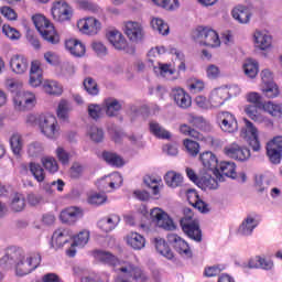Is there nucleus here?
<instances>
[{
    "label": "nucleus",
    "mask_w": 282,
    "mask_h": 282,
    "mask_svg": "<svg viewBox=\"0 0 282 282\" xmlns=\"http://www.w3.org/2000/svg\"><path fill=\"white\" fill-rule=\"evenodd\" d=\"M84 87L87 94H89L90 96H98L100 91L98 89V84L91 77H88L84 80Z\"/></svg>",
    "instance_id": "obj_54"
},
{
    "label": "nucleus",
    "mask_w": 282,
    "mask_h": 282,
    "mask_svg": "<svg viewBox=\"0 0 282 282\" xmlns=\"http://www.w3.org/2000/svg\"><path fill=\"white\" fill-rule=\"evenodd\" d=\"M42 165L44 166L45 171L54 175V173H58V161H56L53 156H44L41 160Z\"/></svg>",
    "instance_id": "obj_46"
},
{
    "label": "nucleus",
    "mask_w": 282,
    "mask_h": 282,
    "mask_svg": "<svg viewBox=\"0 0 282 282\" xmlns=\"http://www.w3.org/2000/svg\"><path fill=\"white\" fill-rule=\"evenodd\" d=\"M107 39L109 43L112 44L115 50H119V51L127 50V46L129 45L124 35H122V33L118 30L109 31L107 33Z\"/></svg>",
    "instance_id": "obj_25"
},
{
    "label": "nucleus",
    "mask_w": 282,
    "mask_h": 282,
    "mask_svg": "<svg viewBox=\"0 0 282 282\" xmlns=\"http://www.w3.org/2000/svg\"><path fill=\"white\" fill-rule=\"evenodd\" d=\"M152 1L153 3H155V6H160L165 10H177V8H180L178 0H152Z\"/></svg>",
    "instance_id": "obj_56"
},
{
    "label": "nucleus",
    "mask_w": 282,
    "mask_h": 282,
    "mask_svg": "<svg viewBox=\"0 0 282 282\" xmlns=\"http://www.w3.org/2000/svg\"><path fill=\"white\" fill-rule=\"evenodd\" d=\"M43 91L47 96H62L63 95V85L56 80H46L42 85Z\"/></svg>",
    "instance_id": "obj_32"
},
{
    "label": "nucleus",
    "mask_w": 282,
    "mask_h": 282,
    "mask_svg": "<svg viewBox=\"0 0 282 282\" xmlns=\"http://www.w3.org/2000/svg\"><path fill=\"white\" fill-rule=\"evenodd\" d=\"M15 111H30L36 107V95L32 91H18L13 96Z\"/></svg>",
    "instance_id": "obj_8"
},
{
    "label": "nucleus",
    "mask_w": 282,
    "mask_h": 282,
    "mask_svg": "<svg viewBox=\"0 0 282 282\" xmlns=\"http://www.w3.org/2000/svg\"><path fill=\"white\" fill-rule=\"evenodd\" d=\"M155 248L159 254H162V257H165V259H173V251H171V248L169 245H166V241L162 238H155Z\"/></svg>",
    "instance_id": "obj_41"
},
{
    "label": "nucleus",
    "mask_w": 282,
    "mask_h": 282,
    "mask_svg": "<svg viewBox=\"0 0 282 282\" xmlns=\"http://www.w3.org/2000/svg\"><path fill=\"white\" fill-rule=\"evenodd\" d=\"M87 135L93 142H102L105 140V131L97 126H90L87 130Z\"/></svg>",
    "instance_id": "obj_47"
},
{
    "label": "nucleus",
    "mask_w": 282,
    "mask_h": 282,
    "mask_svg": "<svg viewBox=\"0 0 282 282\" xmlns=\"http://www.w3.org/2000/svg\"><path fill=\"white\" fill-rule=\"evenodd\" d=\"M267 155L272 164H281L282 150L267 143Z\"/></svg>",
    "instance_id": "obj_45"
},
{
    "label": "nucleus",
    "mask_w": 282,
    "mask_h": 282,
    "mask_svg": "<svg viewBox=\"0 0 282 282\" xmlns=\"http://www.w3.org/2000/svg\"><path fill=\"white\" fill-rule=\"evenodd\" d=\"M72 50H73V56H77V58H80L86 52L85 44H83V42H80L79 40L73 41Z\"/></svg>",
    "instance_id": "obj_63"
},
{
    "label": "nucleus",
    "mask_w": 282,
    "mask_h": 282,
    "mask_svg": "<svg viewBox=\"0 0 282 282\" xmlns=\"http://www.w3.org/2000/svg\"><path fill=\"white\" fill-rule=\"evenodd\" d=\"M259 106L254 105H246L243 107L245 113H247L248 118L250 120H253V122H258V124H267V127H272V120H270L268 117L263 116L262 113H259V110L257 109Z\"/></svg>",
    "instance_id": "obj_20"
},
{
    "label": "nucleus",
    "mask_w": 282,
    "mask_h": 282,
    "mask_svg": "<svg viewBox=\"0 0 282 282\" xmlns=\"http://www.w3.org/2000/svg\"><path fill=\"white\" fill-rule=\"evenodd\" d=\"M2 32L11 41H19V39H21V32H19V30H17V29L10 26L9 24H4L2 26Z\"/></svg>",
    "instance_id": "obj_57"
},
{
    "label": "nucleus",
    "mask_w": 282,
    "mask_h": 282,
    "mask_svg": "<svg viewBox=\"0 0 282 282\" xmlns=\"http://www.w3.org/2000/svg\"><path fill=\"white\" fill-rule=\"evenodd\" d=\"M89 230H82L73 237V247L85 248L89 243Z\"/></svg>",
    "instance_id": "obj_44"
},
{
    "label": "nucleus",
    "mask_w": 282,
    "mask_h": 282,
    "mask_svg": "<svg viewBox=\"0 0 282 282\" xmlns=\"http://www.w3.org/2000/svg\"><path fill=\"white\" fill-rule=\"evenodd\" d=\"M118 224H120V217L116 214H110L101 218L97 223V226L99 230H102V232H111L118 228Z\"/></svg>",
    "instance_id": "obj_22"
},
{
    "label": "nucleus",
    "mask_w": 282,
    "mask_h": 282,
    "mask_svg": "<svg viewBox=\"0 0 282 282\" xmlns=\"http://www.w3.org/2000/svg\"><path fill=\"white\" fill-rule=\"evenodd\" d=\"M32 21L43 41H46V43H50L51 45H58V43H61V35H58L54 24H52L47 18L42 14H35L32 17Z\"/></svg>",
    "instance_id": "obj_3"
},
{
    "label": "nucleus",
    "mask_w": 282,
    "mask_h": 282,
    "mask_svg": "<svg viewBox=\"0 0 282 282\" xmlns=\"http://www.w3.org/2000/svg\"><path fill=\"white\" fill-rule=\"evenodd\" d=\"M257 226H259L257 219H254V217L252 216H247L238 228V235H240L241 237H250Z\"/></svg>",
    "instance_id": "obj_28"
},
{
    "label": "nucleus",
    "mask_w": 282,
    "mask_h": 282,
    "mask_svg": "<svg viewBox=\"0 0 282 282\" xmlns=\"http://www.w3.org/2000/svg\"><path fill=\"white\" fill-rule=\"evenodd\" d=\"M186 197L188 204L193 206L194 208H197L200 213H208V205L199 198V194L195 189H187Z\"/></svg>",
    "instance_id": "obj_27"
},
{
    "label": "nucleus",
    "mask_w": 282,
    "mask_h": 282,
    "mask_svg": "<svg viewBox=\"0 0 282 282\" xmlns=\"http://www.w3.org/2000/svg\"><path fill=\"white\" fill-rule=\"evenodd\" d=\"M219 171L223 178H224V175L225 177H230L231 180L237 178V165L235 164V162H230V161L220 162Z\"/></svg>",
    "instance_id": "obj_31"
},
{
    "label": "nucleus",
    "mask_w": 282,
    "mask_h": 282,
    "mask_svg": "<svg viewBox=\"0 0 282 282\" xmlns=\"http://www.w3.org/2000/svg\"><path fill=\"white\" fill-rule=\"evenodd\" d=\"M88 116L93 118V120H100V118H102V107H100V105L90 104L88 106Z\"/></svg>",
    "instance_id": "obj_61"
},
{
    "label": "nucleus",
    "mask_w": 282,
    "mask_h": 282,
    "mask_svg": "<svg viewBox=\"0 0 282 282\" xmlns=\"http://www.w3.org/2000/svg\"><path fill=\"white\" fill-rule=\"evenodd\" d=\"M68 116H69V102H67V100L62 99L58 104L57 117L61 120H67Z\"/></svg>",
    "instance_id": "obj_58"
},
{
    "label": "nucleus",
    "mask_w": 282,
    "mask_h": 282,
    "mask_svg": "<svg viewBox=\"0 0 282 282\" xmlns=\"http://www.w3.org/2000/svg\"><path fill=\"white\" fill-rule=\"evenodd\" d=\"M153 72L156 76L161 78H167L171 80V76L175 74V69L171 67L169 64L159 63L156 66L153 67Z\"/></svg>",
    "instance_id": "obj_39"
},
{
    "label": "nucleus",
    "mask_w": 282,
    "mask_h": 282,
    "mask_svg": "<svg viewBox=\"0 0 282 282\" xmlns=\"http://www.w3.org/2000/svg\"><path fill=\"white\" fill-rule=\"evenodd\" d=\"M93 258L101 265H109L118 274L135 282H149V275L142 268L131 261H120L118 257L107 250H94Z\"/></svg>",
    "instance_id": "obj_1"
},
{
    "label": "nucleus",
    "mask_w": 282,
    "mask_h": 282,
    "mask_svg": "<svg viewBox=\"0 0 282 282\" xmlns=\"http://www.w3.org/2000/svg\"><path fill=\"white\" fill-rule=\"evenodd\" d=\"M245 127L240 131V138H243L251 147L252 151H261V142L259 141V129L250 120L245 119Z\"/></svg>",
    "instance_id": "obj_7"
},
{
    "label": "nucleus",
    "mask_w": 282,
    "mask_h": 282,
    "mask_svg": "<svg viewBox=\"0 0 282 282\" xmlns=\"http://www.w3.org/2000/svg\"><path fill=\"white\" fill-rule=\"evenodd\" d=\"M172 97L175 105H177L180 109H188L191 105H193L191 95H188V93L181 87L172 89Z\"/></svg>",
    "instance_id": "obj_19"
},
{
    "label": "nucleus",
    "mask_w": 282,
    "mask_h": 282,
    "mask_svg": "<svg viewBox=\"0 0 282 282\" xmlns=\"http://www.w3.org/2000/svg\"><path fill=\"white\" fill-rule=\"evenodd\" d=\"M194 104L196 105V107H198V109H204L206 111H208V109H214L213 104L210 102V95L208 96V98L203 95L196 96L194 99Z\"/></svg>",
    "instance_id": "obj_52"
},
{
    "label": "nucleus",
    "mask_w": 282,
    "mask_h": 282,
    "mask_svg": "<svg viewBox=\"0 0 282 282\" xmlns=\"http://www.w3.org/2000/svg\"><path fill=\"white\" fill-rule=\"evenodd\" d=\"M72 241V230L59 228L52 236V246L54 248H63L65 243Z\"/></svg>",
    "instance_id": "obj_21"
},
{
    "label": "nucleus",
    "mask_w": 282,
    "mask_h": 282,
    "mask_svg": "<svg viewBox=\"0 0 282 282\" xmlns=\"http://www.w3.org/2000/svg\"><path fill=\"white\" fill-rule=\"evenodd\" d=\"M105 182H107L109 188H120V186H122V175H120L118 172H115L99 180L98 186L100 191H107V185H105Z\"/></svg>",
    "instance_id": "obj_26"
},
{
    "label": "nucleus",
    "mask_w": 282,
    "mask_h": 282,
    "mask_svg": "<svg viewBox=\"0 0 282 282\" xmlns=\"http://www.w3.org/2000/svg\"><path fill=\"white\" fill-rule=\"evenodd\" d=\"M150 217L159 228H163L164 230H175L176 226L173 223V219L166 214L162 208L155 207L151 209Z\"/></svg>",
    "instance_id": "obj_13"
},
{
    "label": "nucleus",
    "mask_w": 282,
    "mask_h": 282,
    "mask_svg": "<svg viewBox=\"0 0 282 282\" xmlns=\"http://www.w3.org/2000/svg\"><path fill=\"white\" fill-rule=\"evenodd\" d=\"M126 242L133 250H142L147 246V239L138 232H130L126 236Z\"/></svg>",
    "instance_id": "obj_29"
},
{
    "label": "nucleus",
    "mask_w": 282,
    "mask_h": 282,
    "mask_svg": "<svg viewBox=\"0 0 282 282\" xmlns=\"http://www.w3.org/2000/svg\"><path fill=\"white\" fill-rule=\"evenodd\" d=\"M28 169L31 175H33L34 180H36V182L45 181V170L43 169V166H41L40 163L31 162L29 163Z\"/></svg>",
    "instance_id": "obj_40"
},
{
    "label": "nucleus",
    "mask_w": 282,
    "mask_h": 282,
    "mask_svg": "<svg viewBox=\"0 0 282 282\" xmlns=\"http://www.w3.org/2000/svg\"><path fill=\"white\" fill-rule=\"evenodd\" d=\"M242 69L248 78H257V75L259 74V62L248 58L243 62Z\"/></svg>",
    "instance_id": "obj_34"
},
{
    "label": "nucleus",
    "mask_w": 282,
    "mask_h": 282,
    "mask_svg": "<svg viewBox=\"0 0 282 282\" xmlns=\"http://www.w3.org/2000/svg\"><path fill=\"white\" fill-rule=\"evenodd\" d=\"M181 133L183 135H189L191 138H194L195 140H204V135L199 133L197 130L192 129L188 124L184 123L180 127Z\"/></svg>",
    "instance_id": "obj_55"
},
{
    "label": "nucleus",
    "mask_w": 282,
    "mask_h": 282,
    "mask_svg": "<svg viewBox=\"0 0 282 282\" xmlns=\"http://www.w3.org/2000/svg\"><path fill=\"white\" fill-rule=\"evenodd\" d=\"M51 14L57 23H65L72 19V8L65 0H57L52 3Z\"/></svg>",
    "instance_id": "obj_9"
},
{
    "label": "nucleus",
    "mask_w": 282,
    "mask_h": 282,
    "mask_svg": "<svg viewBox=\"0 0 282 282\" xmlns=\"http://www.w3.org/2000/svg\"><path fill=\"white\" fill-rule=\"evenodd\" d=\"M43 143L41 142H32L26 149L29 158H41V155H43Z\"/></svg>",
    "instance_id": "obj_49"
},
{
    "label": "nucleus",
    "mask_w": 282,
    "mask_h": 282,
    "mask_svg": "<svg viewBox=\"0 0 282 282\" xmlns=\"http://www.w3.org/2000/svg\"><path fill=\"white\" fill-rule=\"evenodd\" d=\"M151 26L153 30L159 32V34H162V36H166V34L170 32L169 24L160 18H153L151 21Z\"/></svg>",
    "instance_id": "obj_48"
},
{
    "label": "nucleus",
    "mask_w": 282,
    "mask_h": 282,
    "mask_svg": "<svg viewBox=\"0 0 282 282\" xmlns=\"http://www.w3.org/2000/svg\"><path fill=\"white\" fill-rule=\"evenodd\" d=\"M82 282H109V274L101 273L99 275L91 274L88 276H84Z\"/></svg>",
    "instance_id": "obj_64"
},
{
    "label": "nucleus",
    "mask_w": 282,
    "mask_h": 282,
    "mask_svg": "<svg viewBox=\"0 0 282 282\" xmlns=\"http://www.w3.org/2000/svg\"><path fill=\"white\" fill-rule=\"evenodd\" d=\"M105 107L106 115L113 118V116H118V111L122 109V104H120V101H118L116 98H108L105 100Z\"/></svg>",
    "instance_id": "obj_38"
},
{
    "label": "nucleus",
    "mask_w": 282,
    "mask_h": 282,
    "mask_svg": "<svg viewBox=\"0 0 282 282\" xmlns=\"http://www.w3.org/2000/svg\"><path fill=\"white\" fill-rule=\"evenodd\" d=\"M224 154L231 160L238 162H246L250 160V149L239 145L237 142H232L224 148Z\"/></svg>",
    "instance_id": "obj_10"
},
{
    "label": "nucleus",
    "mask_w": 282,
    "mask_h": 282,
    "mask_svg": "<svg viewBox=\"0 0 282 282\" xmlns=\"http://www.w3.org/2000/svg\"><path fill=\"white\" fill-rule=\"evenodd\" d=\"M218 124L225 133H235L239 129L237 118L228 111H221L217 115Z\"/></svg>",
    "instance_id": "obj_14"
},
{
    "label": "nucleus",
    "mask_w": 282,
    "mask_h": 282,
    "mask_svg": "<svg viewBox=\"0 0 282 282\" xmlns=\"http://www.w3.org/2000/svg\"><path fill=\"white\" fill-rule=\"evenodd\" d=\"M193 37L200 45H206V47H219L221 45V40H219V34L217 31L208 26H199L193 34Z\"/></svg>",
    "instance_id": "obj_5"
},
{
    "label": "nucleus",
    "mask_w": 282,
    "mask_h": 282,
    "mask_svg": "<svg viewBox=\"0 0 282 282\" xmlns=\"http://www.w3.org/2000/svg\"><path fill=\"white\" fill-rule=\"evenodd\" d=\"M102 159L105 160V162H107V164H109L110 166H124V160L121 159L120 155H118L117 153L113 152H104L102 153Z\"/></svg>",
    "instance_id": "obj_43"
},
{
    "label": "nucleus",
    "mask_w": 282,
    "mask_h": 282,
    "mask_svg": "<svg viewBox=\"0 0 282 282\" xmlns=\"http://www.w3.org/2000/svg\"><path fill=\"white\" fill-rule=\"evenodd\" d=\"M169 242L173 243V247L180 254H184L185 257H192L193 252L191 251V247L186 240L182 239V237L172 234L169 236Z\"/></svg>",
    "instance_id": "obj_23"
},
{
    "label": "nucleus",
    "mask_w": 282,
    "mask_h": 282,
    "mask_svg": "<svg viewBox=\"0 0 282 282\" xmlns=\"http://www.w3.org/2000/svg\"><path fill=\"white\" fill-rule=\"evenodd\" d=\"M41 261L42 258L39 252H31L25 256L21 249L11 247L7 254L0 259V265H14L18 276H28L41 265Z\"/></svg>",
    "instance_id": "obj_2"
},
{
    "label": "nucleus",
    "mask_w": 282,
    "mask_h": 282,
    "mask_svg": "<svg viewBox=\"0 0 282 282\" xmlns=\"http://www.w3.org/2000/svg\"><path fill=\"white\" fill-rule=\"evenodd\" d=\"M164 180L165 184L170 186V188H177L178 186H182V183L184 182V176L175 171H169L164 175Z\"/></svg>",
    "instance_id": "obj_35"
},
{
    "label": "nucleus",
    "mask_w": 282,
    "mask_h": 282,
    "mask_svg": "<svg viewBox=\"0 0 282 282\" xmlns=\"http://www.w3.org/2000/svg\"><path fill=\"white\" fill-rule=\"evenodd\" d=\"M183 213L184 217L180 221L183 232L194 241H202V229H199V219H197V216H195L193 209L188 207H185Z\"/></svg>",
    "instance_id": "obj_4"
},
{
    "label": "nucleus",
    "mask_w": 282,
    "mask_h": 282,
    "mask_svg": "<svg viewBox=\"0 0 282 282\" xmlns=\"http://www.w3.org/2000/svg\"><path fill=\"white\" fill-rule=\"evenodd\" d=\"M206 76L209 78V80H217V78L221 76V69L215 64H209L206 67Z\"/></svg>",
    "instance_id": "obj_60"
},
{
    "label": "nucleus",
    "mask_w": 282,
    "mask_h": 282,
    "mask_svg": "<svg viewBox=\"0 0 282 282\" xmlns=\"http://www.w3.org/2000/svg\"><path fill=\"white\" fill-rule=\"evenodd\" d=\"M262 93L267 98H276L280 94L279 91V86L276 83H271V84H264L262 87Z\"/></svg>",
    "instance_id": "obj_53"
},
{
    "label": "nucleus",
    "mask_w": 282,
    "mask_h": 282,
    "mask_svg": "<svg viewBox=\"0 0 282 282\" xmlns=\"http://www.w3.org/2000/svg\"><path fill=\"white\" fill-rule=\"evenodd\" d=\"M219 182L224 181H219L217 176L215 178L210 174H205L200 177V182L198 184L204 186V188H208L209 191H217V188H219Z\"/></svg>",
    "instance_id": "obj_42"
},
{
    "label": "nucleus",
    "mask_w": 282,
    "mask_h": 282,
    "mask_svg": "<svg viewBox=\"0 0 282 282\" xmlns=\"http://www.w3.org/2000/svg\"><path fill=\"white\" fill-rule=\"evenodd\" d=\"M39 129L48 140H56L61 135V126L54 115H41Z\"/></svg>",
    "instance_id": "obj_6"
},
{
    "label": "nucleus",
    "mask_w": 282,
    "mask_h": 282,
    "mask_svg": "<svg viewBox=\"0 0 282 282\" xmlns=\"http://www.w3.org/2000/svg\"><path fill=\"white\" fill-rule=\"evenodd\" d=\"M150 132L159 138L160 140H169L171 138V132L164 129L160 123L156 121L150 122Z\"/></svg>",
    "instance_id": "obj_37"
},
{
    "label": "nucleus",
    "mask_w": 282,
    "mask_h": 282,
    "mask_svg": "<svg viewBox=\"0 0 282 282\" xmlns=\"http://www.w3.org/2000/svg\"><path fill=\"white\" fill-rule=\"evenodd\" d=\"M247 268H250V269L261 268V270H272V268H274V262H272V260L270 259H265L257 256L249 260Z\"/></svg>",
    "instance_id": "obj_30"
},
{
    "label": "nucleus",
    "mask_w": 282,
    "mask_h": 282,
    "mask_svg": "<svg viewBox=\"0 0 282 282\" xmlns=\"http://www.w3.org/2000/svg\"><path fill=\"white\" fill-rule=\"evenodd\" d=\"M231 17L235 19V21H238V23H250V19H252V12L250 11V8L238 4L231 11Z\"/></svg>",
    "instance_id": "obj_24"
},
{
    "label": "nucleus",
    "mask_w": 282,
    "mask_h": 282,
    "mask_svg": "<svg viewBox=\"0 0 282 282\" xmlns=\"http://www.w3.org/2000/svg\"><path fill=\"white\" fill-rule=\"evenodd\" d=\"M11 151L14 155H21L23 147H25V141H23V135L21 133H13L10 138Z\"/></svg>",
    "instance_id": "obj_36"
},
{
    "label": "nucleus",
    "mask_w": 282,
    "mask_h": 282,
    "mask_svg": "<svg viewBox=\"0 0 282 282\" xmlns=\"http://www.w3.org/2000/svg\"><path fill=\"white\" fill-rule=\"evenodd\" d=\"M123 32L131 43L144 41V26L135 21H127L123 24Z\"/></svg>",
    "instance_id": "obj_11"
},
{
    "label": "nucleus",
    "mask_w": 282,
    "mask_h": 282,
    "mask_svg": "<svg viewBox=\"0 0 282 282\" xmlns=\"http://www.w3.org/2000/svg\"><path fill=\"white\" fill-rule=\"evenodd\" d=\"M183 145L185 147V151L188 155H192V158H196V155L199 154V143H197V141L185 139Z\"/></svg>",
    "instance_id": "obj_51"
},
{
    "label": "nucleus",
    "mask_w": 282,
    "mask_h": 282,
    "mask_svg": "<svg viewBox=\"0 0 282 282\" xmlns=\"http://www.w3.org/2000/svg\"><path fill=\"white\" fill-rule=\"evenodd\" d=\"M261 94L257 91H251L246 95L247 102L258 106V109H261V106L263 105V102H261Z\"/></svg>",
    "instance_id": "obj_62"
},
{
    "label": "nucleus",
    "mask_w": 282,
    "mask_h": 282,
    "mask_svg": "<svg viewBox=\"0 0 282 282\" xmlns=\"http://www.w3.org/2000/svg\"><path fill=\"white\" fill-rule=\"evenodd\" d=\"M77 28L86 36H96L102 30V23L94 17H87L78 20Z\"/></svg>",
    "instance_id": "obj_12"
},
{
    "label": "nucleus",
    "mask_w": 282,
    "mask_h": 282,
    "mask_svg": "<svg viewBox=\"0 0 282 282\" xmlns=\"http://www.w3.org/2000/svg\"><path fill=\"white\" fill-rule=\"evenodd\" d=\"M11 208L14 210V213H21V210L25 208V196L19 193L14 194L11 202Z\"/></svg>",
    "instance_id": "obj_50"
},
{
    "label": "nucleus",
    "mask_w": 282,
    "mask_h": 282,
    "mask_svg": "<svg viewBox=\"0 0 282 282\" xmlns=\"http://www.w3.org/2000/svg\"><path fill=\"white\" fill-rule=\"evenodd\" d=\"M200 162L206 171H212L215 177L219 180V182H224V176L221 175V173H219V170L217 169V164L219 161L217 160V155H215V153L210 151L203 152L200 154Z\"/></svg>",
    "instance_id": "obj_15"
},
{
    "label": "nucleus",
    "mask_w": 282,
    "mask_h": 282,
    "mask_svg": "<svg viewBox=\"0 0 282 282\" xmlns=\"http://www.w3.org/2000/svg\"><path fill=\"white\" fill-rule=\"evenodd\" d=\"M10 68L13 74L22 76L30 69V61L25 55H13L10 59Z\"/></svg>",
    "instance_id": "obj_16"
},
{
    "label": "nucleus",
    "mask_w": 282,
    "mask_h": 282,
    "mask_svg": "<svg viewBox=\"0 0 282 282\" xmlns=\"http://www.w3.org/2000/svg\"><path fill=\"white\" fill-rule=\"evenodd\" d=\"M209 100L214 109H219V107H224L226 102H228V93L226 91V87L220 86L214 88L209 93Z\"/></svg>",
    "instance_id": "obj_17"
},
{
    "label": "nucleus",
    "mask_w": 282,
    "mask_h": 282,
    "mask_svg": "<svg viewBox=\"0 0 282 282\" xmlns=\"http://www.w3.org/2000/svg\"><path fill=\"white\" fill-rule=\"evenodd\" d=\"M256 188L259 193H265L270 188V181L263 175L256 176Z\"/></svg>",
    "instance_id": "obj_59"
},
{
    "label": "nucleus",
    "mask_w": 282,
    "mask_h": 282,
    "mask_svg": "<svg viewBox=\"0 0 282 282\" xmlns=\"http://www.w3.org/2000/svg\"><path fill=\"white\" fill-rule=\"evenodd\" d=\"M253 43L258 50H270L272 47V35L265 30H257L253 33Z\"/></svg>",
    "instance_id": "obj_18"
},
{
    "label": "nucleus",
    "mask_w": 282,
    "mask_h": 282,
    "mask_svg": "<svg viewBox=\"0 0 282 282\" xmlns=\"http://www.w3.org/2000/svg\"><path fill=\"white\" fill-rule=\"evenodd\" d=\"M262 111L269 113L273 118H282V104H278L274 101H267L261 105Z\"/></svg>",
    "instance_id": "obj_33"
}]
</instances>
